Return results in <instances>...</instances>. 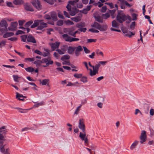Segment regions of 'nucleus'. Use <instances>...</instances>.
Masks as SVG:
<instances>
[{
	"label": "nucleus",
	"mask_w": 154,
	"mask_h": 154,
	"mask_svg": "<svg viewBox=\"0 0 154 154\" xmlns=\"http://www.w3.org/2000/svg\"><path fill=\"white\" fill-rule=\"evenodd\" d=\"M26 60H28L29 62L33 61L35 60V58H26L25 59Z\"/></svg>",
	"instance_id": "obj_53"
},
{
	"label": "nucleus",
	"mask_w": 154,
	"mask_h": 154,
	"mask_svg": "<svg viewBox=\"0 0 154 154\" xmlns=\"http://www.w3.org/2000/svg\"><path fill=\"white\" fill-rule=\"evenodd\" d=\"M117 21L120 23H122L126 20L127 23H129L131 21V17L128 15H126L122 11H118V14L116 17Z\"/></svg>",
	"instance_id": "obj_2"
},
{
	"label": "nucleus",
	"mask_w": 154,
	"mask_h": 154,
	"mask_svg": "<svg viewBox=\"0 0 154 154\" xmlns=\"http://www.w3.org/2000/svg\"><path fill=\"white\" fill-rule=\"evenodd\" d=\"M15 108L17 109L21 113H25L27 110L26 109H22L18 107Z\"/></svg>",
	"instance_id": "obj_30"
},
{
	"label": "nucleus",
	"mask_w": 154,
	"mask_h": 154,
	"mask_svg": "<svg viewBox=\"0 0 154 154\" xmlns=\"http://www.w3.org/2000/svg\"><path fill=\"white\" fill-rule=\"evenodd\" d=\"M66 24L67 25H73L74 23L73 22L69 20H68L66 21Z\"/></svg>",
	"instance_id": "obj_57"
},
{
	"label": "nucleus",
	"mask_w": 154,
	"mask_h": 154,
	"mask_svg": "<svg viewBox=\"0 0 154 154\" xmlns=\"http://www.w3.org/2000/svg\"><path fill=\"white\" fill-rule=\"evenodd\" d=\"M27 41L33 43H35L37 42L36 40L34 37L31 34L28 35Z\"/></svg>",
	"instance_id": "obj_12"
},
{
	"label": "nucleus",
	"mask_w": 154,
	"mask_h": 154,
	"mask_svg": "<svg viewBox=\"0 0 154 154\" xmlns=\"http://www.w3.org/2000/svg\"><path fill=\"white\" fill-rule=\"evenodd\" d=\"M16 98L19 100L23 101L24 98H26V97L23 96L22 94H20L17 92L16 93Z\"/></svg>",
	"instance_id": "obj_19"
},
{
	"label": "nucleus",
	"mask_w": 154,
	"mask_h": 154,
	"mask_svg": "<svg viewBox=\"0 0 154 154\" xmlns=\"http://www.w3.org/2000/svg\"><path fill=\"white\" fill-rule=\"evenodd\" d=\"M31 3L38 10H41L42 8V6L41 4L40 1L38 0H32Z\"/></svg>",
	"instance_id": "obj_6"
},
{
	"label": "nucleus",
	"mask_w": 154,
	"mask_h": 154,
	"mask_svg": "<svg viewBox=\"0 0 154 154\" xmlns=\"http://www.w3.org/2000/svg\"><path fill=\"white\" fill-rule=\"evenodd\" d=\"M23 0H14L13 1L14 4L16 5L23 4Z\"/></svg>",
	"instance_id": "obj_25"
},
{
	"label": "nucleus",
	"mask_w": 154,
	"mask_h": 154,
	"mask_svg": "<svg viewBox=\"0 0 154 154\" xmlns=\"http://www.w3.org/2000/svg\"><path fill=\"white\" fill-rule=\"evenodd\" d=\"M107 9V8L106 6H103L101 9V11L102 12H105Z\"/></svg>",
	"instance_id": "obj_56"
},
{
	"label": "nucleus",
	"mask_w": 154,
	"mask_h": 154,
	"mask_svg": "<svg viewBox=\"0 0 154 154\" xmlns=\"http://www.w3.org/2000/svg\"><path fill=\"white\" fill-rule=\"evenodd\" d=\"M54 0H44V1L47 3L52 5L54 3Z\"/></svg>",
	"instance_id": "obj_58"
},
{
	"label": "nucleus",
	"mask_w": 154,
	"mask_h": 154,
	"mask_svg": "<svg viewBox=\"0 0 154 154\" xmlns=\"http://www.w3.org/2000/svg\"><path fill=\"white\" fill-rule=\"evenodd\" d=\"M24 9L26 11H34L33 9L31 4L29 3H26L24 5Z\"/></svg>",
	"instance_id": "obj_14"
},
{
	"label": "nucleus",
	"mask_w": 154,
	"mask_h": 154,
	"mask_svg": "<svg viewBox=\"0 0 154 154\" xmlns=\"http://www.w3.org/2000/svg\"><path fill=\"white\" fill-rule=\"evenodd\" d=\"M5 140H0V149H1L2 151V149L4 148L5 146L3 145L4 141Z\"/></svg>",
	"instance_id": "obj_38"
},
{
	"label": "nucleus",
	"mask_w": 154,
	"mask_h": 154,
	"mask_svg": "<svg viewBox=\"0 0 154 154\" xmlns=\"http://www.w3.org/2000/svg\"><path fill=\"white\" fill-rule=\"evenodd\" d=\"M79 40V39L78 38L71 37L70 42H72L77 41Z\"/></svg>",
	"instance_id": "obj_49"
},
{
	"label": "nucleus",
	"mask_w": 154,
	"mask_h": 154,
	"mask_svg": "<svg viewBox=\"0 0 154 154\" xmlns=\"http://www.w3.org/2000/svg\"><path fill=\"white\" fill-rule=\"evenodd\" d=\"M68 47L66 45H64L61 48V49L64 51H65L68 49Z\"/></svg>",
	"instance_id": "obj_50"
},
{
	"label": "nucleus",
	"mask_w": 154,
	"mask_h": 154,
	"mask_svg": "<svg viewBox=\"0 0 154 154\" xmlns=\"http://www.w3.org/2000/svg\"><path fill=\"white\" fill-rule=\"evenodd\" d=\"M121 30L124 33H126L125 35L126 36H128L129 37H131L132 35H134L135 34L129 31L128 32V30L126 28H122Z\"/></svg>",
	"instance_id": "obj_8"
},
{
	"label": "nucleus",
	"mask_w": 154,
	"mask_h": 154,
	"mask_svg": "<svg viewBox=\"0 0 154 154\" xmlns=\"http://www.w3.org/2000/svg\"><path fill=\"white\" fill-rule=\"evenodd\" d=\"M79 128L82 131L83 133L82 132L80 133L79 137L81 139L85 141V145L87 146L88 144V140L87 137H86L85 133V127L84 123V120L82 119H80L78 125Z\"/></svg>",
	"instance_id": "obj_1"
},
{
	"label": "nucleus",
	"mask_w": 154,
	"mask_h": 154,
	"mask_svg": "<svg viewBox=\"0 0 154 154\" xmlns=\"http://www.w3.org/2000/svg\"><path fill=\"white\" fill-rule=\"evenodd\" d=\"M66 8L69 11L70 15L72 16L75 15L79 11V10L76 7H74L72 8L71 6L69 5H67Z\"/></svg>",
	"instance_id": "obj_3"
},
{
	"label": "nucleus",
	"mask_w": 154,
	"mask_h": 154,
	"mask_svg": "<svg viewBox=\"0 0 154 154\" xmlns=\"http://www.w3.org/2000/svg\"><path fill=\"white\" fill-rule=\"evenodd\" d=\"M33 23V21L32 20H30L27 22H26L25 26L26 27H28L30 25H31Z\"/></svg>",
	"instance_id": "obj_40"
},
{
	"label": "nucleus",
	"mask_w": 154,
	"mask_h": 154,
	"mask_svg": "<svg viewBox=\"0 0 154 154\" xmlns=\"http://www.w3.org/2000/svg\"><path fill=\"white\" fill-rule=\"evenodd\" d=\"M146 132L145 131H142L141 135L140 137V142L142 144L146 141Z\"/></svg>",
	"instance_id": "obj_9"
},
{
	"label": "nucleus",
	"mask_w": 154,
	"mask_h": 154,
	"mask_svg": "<svg viewBox=\"0 0 154 154\" xmlns=\"http://www.w3.org/2000/svg\"><path fill=\"white\" fill-rule=\"evenodd\" d=\"M92 26L95 28L100 31H105L107 29V26L106 25L101 26L100 24L97 22H94Z\"/></svg>",
	"instance_id": "obj_5"
},
{
	"label": "nucleus",
	"mask_w": 154,
	"mask_h": 154,
	"mask_svg": "<svg viewBox=\"0 0 154 154\" xmlns=\"http://www.w3.org/2000/svg\"><path fill=\"white\" fill-rule=\"evenodd\" d=\"M74 30L73 28L69 29L68 30V34L73 36V35L74 34Z\"/></svg>",
	"instance_id": "obj_28"
},
{
	"label": "nucleus",
	"mask_w": 154,
	"mask_h": 154,
	"mask_svg": "<svg viewBox=\"0 0 154 154\" xmlns=\"http://www.w3.org/2000/svg\"><path fill=\"white\" fill-rule=\"evenodd\" d=\"M47 24L44 22L39 23V24L37 27V29L42 30L44 28L47 26Z\"/></svg>",
	"instance_id": "obj_15"
},
{
	"label": "nucleus",
	"mask_w": 154,
	"mask_h": 154,
	"mask_svg": "<svg viewBox=\"0 0 154 154\" xmlns=\"http://www.w3.org/2000/svg\"><path fill=\"white\" fill-rule=\"evenodd\" d=\"M42 21V20H41ZM41 20H37L34 22V23L31 26V28H34L37 27L38 26L39 22Z\"/></svg>",
	"instance_id": "obj_23"
},
{
	"label": "nucleus",
	"mask_w": 154,
	"mask_h": 154,
	"mask_svg": "<svg viewBox=\"0 0 154 154\" xmlns=\"http://www.w3.org/2000/svg\"><path fill=\"white\" fill-rule=\"evenodd\" d=\"M88 42L91 43L92 42H96L97 41L96 39H88L87 40Z\"/></svg>",
	"instance_id": "obj_54"
},
{
	"label": "nucleus",
	"mask_w": 154,
	"mask_h": 154,
	"mask_svg": "<svg viewBox=\"0 0 154 154\" xmlns=\"http://www.w3.org/2000/svg\"><path fill=\"white\" fill-rule=\"evenodd\" d=\"M85 52L86 54H88L90 52V51L87 49L86 47H83Z\"/></svg>",
	"instance_id": "obj_51"
},
{
	"label": "nucleus",
	"mask_w": 154,
	"mask_h": 154,
	"mask_svg": "<svg viewBox=\"0 0 154 154\" xmlns=\"http://www.w3.org/2000/svg\"><path fill=\"white\" fill-rule=\"evenodd\" d=\"M80 12L82 13L86 14H87L88 11H87L85 8H84L83 10L80 11Z\"/></svg>",
	"instance_id": "obj_64"
},
{
	"label": "nucleus",
	"mask_w": 154,
	"mask_h": 154,
	"mask_svg": "<svg viewBox=\"0 0 154 154\" xmlns=\"http://www.w3.org/2000/svg\"><path fill=\"white\" fill-rule=\"evenodd\" d=\"M85 23L84 22H80L78 23L76 25L77 27L80 29L85 26Z\"/></svg>",
	"instance_id": "obj_24"
},
{
	"label": "nucleus",
	"mask_w": 154,
	"mask_h": 154,
	"mask_svg": "<svg viewBox=\"0 0 154 154\" xmlns=\"http://www.w3.org/2000/svg\"><path fill=\"white\" fill-rule=\"evenodd\" d=\"M18 23L17 22H14L11 23V27L8 28L9 31H14L17 28Z\"/></svg>",
	"instance_id": "obj_13"
},
{
	"label": "nucleus",
	"mask_w": 154,
	"mask_h": 154,
	"mask_svg": "<svg viewBox=\"0 0 154 154\" xmlns=\"http://www.w3.org/2000/svg\"><path fill=\"white\" fill-rule=\"evenodd\" d=\"M135 26V22H133L130 26V28L132 29L133 30Z\"/></svg>",
	"instance_id": "obj_48"
},
{
	"label": "nucleus",
	"mask_w": 154,
	"mask_h": 154,
	"mask_svg": "<svg viewBox=\"0 0 154 154\" xmlns=\"http://www.w3.org/2000/svg\"><path fill=\"white\" fill-rule=\"evenodd\" d=\"M30 129H31V130H35V129H33L32 128H27V127H25V128H22L21 129V131L23 132V131H28V130H29Z\"/></svg>",
	"instance_id": "obj_52"
},
{
	"label": "nucleus",
	"mask_w": 154,
	"mask_h": 154,
	"mask_svg": "<svg viewBox=\"0 0 154 154\" xmlns=\"http://www.w3.org/2000/svg\"><path fill=\"white\" fill-rule=\"evenodd\" d=\"M70 57L68 54L65 55L62 57L61 58V60L62 61H64L65 60H67L69 59Z\"/></svg>",
	"instance_id": "obj_29"
},
{
	"label": "nucleus",
	"mask_w": 154,
	"mask_h": 154,
	"mask_svg": "<svg viewBox=\"0 0 154 154\" xmlns=\"http://www.w3.org/2000/svg\"><path fill=\"white\" fill-rule=\"evenodd\" d=\"M82 106V105H81L77 108L76 110L74 112V114L77 115L78 114L80 110V108H81Z\"/></svg>",
	"instance_id": "obj_41"
},
{
	"label": "nucleus",
	"mask_w": 154,
	"mask_h": 154,
	"mask_svg": "<svg viewBox=\"0 0 154 154\" xmlns=\"http://www.w3.org/2000/svg\"><path fill=\"white\" fill-rule=\"evenodd\" d=\"M125 5L127 6L129 8H130L131 6V5L129 4L126 1H124L123 4H121V8L122 9H125Z\"/></svg>",
	"instance_id": "obj_21"
},
{
	"label": "nucleus",
	"mask_w": 154,
	"mask_h": 154,
	"mask_svg": "<svg viewBox=\"0 0 154 154\" xmlns=\"http://www.w3.org/2000/svg\"><path fill=\"white\" fill-rule=\"evenodd\" d=\"M0 25L2 27H4L6 31H8L7 28L8 26L6 21L5 20H2L0 23Z\"/></svg>",
	"instance_id": "obj_17"
},
{
	"label": "nucleus",
	"mask_w": 154,
	"mask_h": 154,
	"mask_svg": "<svg viewBox=\"0 0 154 154\" xmlns=\"http://www.w3.org/2000/svg\"><path fill=\"white\" fill-rule=\"evenodd\" d=\"M25 69L26 71L29 72H32L34 71V69L33 68L31 67L25 68Z\"/></svg>",
	"instance_id": "obj_35"
},
{
	"label": "nucleus",
	"mask_w": 154,
	"mask_h": 154,
	"mask_svg": "<svg viewBox=\"0 0 154 154\" xmlns=\"http://www.w3.org/2000/svg\"><path fill=\"white\" fill-rule=\"evenodd\" d=\"M34 52L40 55H42V53L37 49L35 50L34 51Z\"/></svg>",
	"instance_id": "obj_62"
},
{
	"label": "nucleus",
	"mask_w": 154,
	"mask_h": 154,
	"mask_svg": "<svg viewBox=\"0 0 154 154\" xmlns=\"http://www.w3.org/2000/svg\"><path fill=\"white\" fill-rule=\"evenodd\" d=\"M89 30L92 32L98 33L99 32V31L93 28H91L89 29Z\"/></svg>",
	"instance_id": "obj_55"
},
{
	"label": "nucleus",
	"mask_w": 154,
	"mask_h": 154,
	"mask_svg": "<svg viewBox=\"0 0 154 154\" xmlns=\"http://www.w3.org/2000/svg\"><path fill=\"white\" fill-rule=\"evenodd\" d=\"M14 80L15 82H18L19 81V78L20 77L17 75H13Z\"/></svg>",
	"instance_id": "obj_33"
},
{
	"label": "nucleus",
	"mask_w": 154,
	"mask_h": 154,
	"mask_svg": "<svg viewBox=\"0 0 154 154\" xmlns=\"http://www.w3.org/2000/svg\"><path fill=\"white\" fill-rule=\"evenodd\" d=\"M87 78L86 77L84 76L82 77L81 79V81L84 83H85L88 82Z\"/></svg>",
	"instance_id": "obj_43"
},
{
	"label": "nucleus",
	"mask_w": 154,
	"mask_h": 154,
	"mask_svg": "<svg viewBox=\"0 0 154 154\" xmlns=\"http://www.w3.org/2000/svg\"><path fill=\"white\" fill-rule=\"evenodd\" d=\"M63 22L62 20H60L57 22V25L58 26H61L63 25Z\"/></svg>",
	"instance_id": "obj_59"
},
{
	"label": "nucleus",
	"mask_w": 154,
	"mask_h": 154,
	"mask_svg": "<svg viewBox=\"0 0 154 154\" xmlns=\"http://www.w3.org/2000/svg\"><path fill=\"white\" fill-rule=\"evenodd\" d=\"M116 11V9H113L111 10H109V12L111 14V16L112 18H114V14L115 13Z\"/></svg>",
	"instance_id": "obj_44"
},
{
	"label": "nucleus",
	"mask_w": 154,
	"mask_h": 154,
	"mask_svg": "<svg viewBox=\"0 0 154 154\" xmlns=\"http://www.w3.org/2000/svg\"><path fill=\"white\" fill-rule=\"evenodd\" d=\"M14 35V33L12 32H7L4 33L3 35V37L5 38H6L8 37L12 36Z\"/></svg>",
	"instance_id": "obj_20"
},
{
	"label": "nucleus",
	"mask_w": 154,
	"mask_h": 154,
	"mask_svg": "<svg viewBox=\"0 0 154 154\" xmlns=\"http://www.w3.org/2000/svg\"><path fill=\"white\" fill-rule=\"evenodd\" d=\"M139 143V142L137 140H135L131 145L130 147V149L131 150H133L134 149L136 148L137 146Z\"/></svg>",
	"instance_id": "obj_22"
},
{
	"label": "nucleus",
	"mask_w": 154,
	"mask_h": 154,
	"mask_svg": "<svg viewBox=\"0 0 154 154\" xmlns=\"http://www.w3.org/2000/svg\"><path fill=\"white\" fill-rule=\"evenodd\" d=\"M74 76L76 78L78 79L80 78H81L82 77V74L75 73L74 75Z\"/></svg>",
	"instance_id": "obj_45"
},
{
	"label": "nucleus",
	"mask_w": 154,
	"mask_h": 154,
	"mask_svg": "<svg viewBox=\"0 0 154 154\" xmlns=\"http://www.w3.org/2000/svg\"><path fill=\"white\" fill-rule=\"evenodd\" d=\"M89 70L90 71V75L91 76L95 75L96 74L94 72V71L93 70H92V69H90Z\"/></svg>",
	"instance_id": "obj_46"
},
{
	"label": "nucleus",
	"mask_w": 154,
	"mask_h": 154,
	"mask_svg": "<svg viewBox=\"0 0 154 154\" xmlns=\"http://www.w3.org/2000/svg\"><path fill=\"white\" fill-rule=\"evenodd\" d=\"M2 149L3 150L2 151H1V149H0V151L2 153H4V154H9L8 152V149H7L5 150V148H3Z\"/></svg>",
	"instance_id": "obj_34"
},
{
	"label": "nucleus",
	"mask_w": 154,
	"mask_h": 154,
	"mask_svg": "<svg viewBox=\"0 0 154 154\" xmlns=\"http://www.w3.org/2000/svg\"><path fill=\"white\" fill-rule=\"evenodd\" d=\"M44 105V102L42 101L39 103H36L34 105V106L35 107H38L40 106H42Z\"/></svg>",
	"instance_id": "obj_39"
},
{
	"label": "nucleus",
	"mask_w": 154,
	"mask_h": 154,
	"mask_svg": "<svg viewBox=\"0 0 154 154\" xmlns=\"http://www.w3.org/2000/svg\"><path fill=\"white\" fill-rule=\"evenodd\" d=\"M44 18L45 19L48 20H50L52 18L53 20L55 21L57 20L56 13L54 12H52L48 14L45 15Z\"/></svg>",
	"instance_id": "obj_4"
},
{
	"label": "nucleus",
	"mask_w": 154,
	"mask_h": 154,
	"mask_svg": "<svg viewBox=\"0 0 154 154\" xmlns=\"http://www.w3.org/2000/svg\"><path fill=\"white\" fill-rule=\"evenodd\" d=\"M8 40L12 41H15L17 40V38L16 37H11L8 38Z\"/></svg>",
	"instance_id": "obj_61"
},
{
	"label": "nucleus",
	"mask_w": 154,
	"mask_h": 154,
	"mask_svg": "<svg viewBox=\"0 0 154 154\" xmlns=\"http://www.w3.org/2000/svg\"><path fill=\"white\" fill-rule=\"evenodd\" d=\"M75 46L72 47V46H69L68 47V49H67V52L68 54H72L75 51Z\"/></svg>",
	"instance_id": "obj_18"
},
{
	"label": "nucleus",
	"mask_w": 154,
	"mask_h": 154,
	"mask_svg": "<svg viewBox=\"0 0 154 154\" xmlns=\"http://www.w3.org/2000/svg\"><path fill=\"white\" fill-rule=\"evenodd\" d=\"M62 37L66 42H70L71 37L69 35H68L67 34H63L62 35Z\"/></svg>",
	"instance_id": "obj_16"
},
{
	"label": "nucleus",
	"mask_w": 154,
	"mask_h": 154,
	"mask_svg": "<svg viewBox=\"0 0 154 154\" xmlns=\"http://www.w3.org/2000/svg\"><path fill=\"white\" fill-rule=\"evenodd\" d=\"M100 65L99 64H96L95 66H94V67H93V69H98L99 70V69L100 67Z\"/></svg>",
	"instance_id": "obj_60"
},
{
	"label": "nucleus",
	"mask_w": 154,
	"mask_h": 154,
	"mask_svg": "<svg viewBox=\"0 0 154 154\" xmlns=\"http://www.w3.org/2000/svg\"><path fill=\"white\" fill-rule=\"evenodd\" d=\"M132 19H131V20H136L137 19V17L138 16V15L135 13H133L131 14Z\"/></svg>",
	"instance_id": "obj_32"
},
{
	"label": "nucleus",
	"mask_w": 154,
	"mask_h": 154,
	"mask_svg": "<svg viewBox=\"0 0 154 154\" xmlns=\"http://www.w3.org/2000/svg\"><path fill=\"white\" fill-rule=\"evenodd\" d=\"M71 19L75 22H78L80 20V18L79 17H73L71 18Z\"/></svg>",
	"instance_id": "obj_36"
},
{
	"label": "nucleus",
	"mask_w": 154,
	"mask_h": 154,
	"mask_svg": "<svg viewBox=\"0 0 154 154\" xmlns=\"http://www.w3.org/2000/svg\"><path fill=\"white\" fill-rule=\"evenodd\" d=\"M112 25L114 27L118 28L119 27V23L115 20H113L112 21Z\"/></svg>",
	"instance_id": "obj_26"
},
{
	"label": "nucleus",
	"mask_w": 154,
	"mask_h": 154,
	"mask_svg": "<svg viewBox=\"0 0 154 154\" xmlns=\"http://www.w3.org/2000/svg\"><path fill=\"white\" fill-rule=\"evenodd\" d=\"M27 35H21L20 36V38L21 39V41L23 42H26V39H27Z\"/></svg>",
	"instance_id": "obj_31"
},
{
	"label": "nucleus",
	"mask_w": 154,
	"mask_h": 154,
	"mask_svg": "<svg viewBox=\"0 0 154 154\" xmlns=\"http://www.w3.org/2000/svg\"><path fill=\"white\" fill-rule=\"evenodd\" d=\"M34 63L36 65L40 66L41 65V64L42 63V60L35 61L34 62Z\"/></svg>",
	"instance_id": "obj_47"
},
{
	"label": "nucleus",
	"mask_w": 154,
	"mask_h": 154,
	"mask_svg": "<svg viewBox=\"0 0 154 154\" xmlns=\"http://www.w3.org/2000/svg\"><path fill=\"white\" fill-rule=\"evenodd\" d=\"M49 81V80L48 79H45L42 80H40L41 84L42 85H46L48 82Z\"/></svg>",
	"instance_id": "obj_27"
},
{
	"label": "nucleus",
	"mask_w": 154,
	"mask_h": 154,
	"mask_svg": "<svg viewBox=\"0 0 154 154\" xmlns=\"http://www.w3.org/2000/svg\"><path fill=\"white\" fill-rule=\"evenodd\" d=\"M52 51H54L56 48H59L60 45V42H56L55 43H51L50 44Z\"/></svg>",
	"instance_id": "obj_11"
},
{
	"label": "nucleus",
	"mask_w": 154,
	"mask_h": 154,
	"mask_svg": "<svg viewBox=\"0 0 154 154\" xmlns=\"http://www.w3.org/2000/svg\"><path fill=\"white\" fill-rule=\"evenodd\" d=\"M96 21L99 23H102L103 22V20L101 18V17L98 16L95 17Z\"/></svg>",
	"instance_id": "obj_37"
},
{
	"label": "nucleus",
	"mask_w": 154,
	"mask_h": 154,
	"mask_svg": "<svg viewBox=\"0 0 154 154\" xmlns=\"http://www.w3.org/2000/svg\"><path fill=\"white\" fill-rule=\"evenodd\" d=\"M42 63H46L47 66H49L50 65H52L53 63V61L51 60L50 57L47 58H44L42 60Z\"/></svg>",
	"instance_id": "obj_7"
},
{
	"label": "nucleus",
	"mask_w": 154,
	"mask_h": 154,
	"mask_svg": "<svg viewBox=\"0 0 154 154\" xmlns=\"http://www.w3.org/2000/svg\"><path fill=\"white\" fill-rule=\"evenodd\" d=\"M110 17V14L109 13H107L105 14L102 15V17L103 18L106 19Z\"/></svg>",
	"instance_id": "obj_42"
},
{
	"label": "nucleus",
	"mask_w": 154,
	"mask_h": 154,
	"mask_svg": "<svg viewBox=\"0 0 154 154\" xmlns=\"http://www.w3.org/2000/svg\"><path fill=\"white\" fill-rule=\"evenodd\" d=\"M86 28H83L82 27V28H81L80 29H79L78 30L80 31L81 32H85L86 30Z\"/></svg>",
	"instance_id": "obj_63"
},
{
	"label": "nucleus",
	"mask_w": 154,
	"mask_h": 154,
	"mask_svg": "<svg viewBox=\"0 0 154 154\" xmlns=\"http://www.w3.org/2000/svg\"><path fill=\"white\" fill-rule=\"evenodd\" d=\"M75 54L76 56H78L80 54V52L83 50L81 46L79 45L77 47L75 46Z\"/></svg>",
	"instance_id": "obj_10"
}]
</instances>
